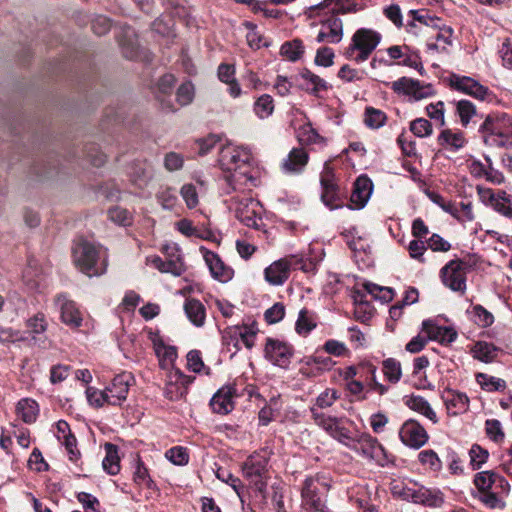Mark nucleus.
Segmentation results:
<instances>
[{"mask_svg": "<svg viewBox=\"0 0 512 512\" xmlns=\"http://www.w3.org/2000/svg\"><path fill=\"white\" fill-rule=\"evenodd\" d=\"M251 153L247 148L236 146L232 143L223 145L219 150L218 163L223 171L229 174L225 181L230 190L250 189L255 185V179L250 174Z\"/></svg>", "mask_w": 512, "mask_h": 512, "instance_id": "1", "label": "nucleus"}, {"mask_svg": "<svg viewBox=\"0 0 512 512\" xmlns=\"http://www.w3.org/2000/svg\"><path fill=\"white\" fill-rule=\"evenodd\" d=\"M311 11H324L319 13V31L316 35V43L337 44L343 39V22L339 18L342 9V0H324L317 6L311 7Z\"/></svg>", "mask_w": 512, "mask_h": 512, "instance_id": "2", "label": "nucleus"}, {"mask_svg": "<svg viewBox=\"0 0 512 512\" xmlns=\"http://www.w3.org/2000/svg\"><path fill=\"white\" fill-rule=\"evenodd\" d=\"M73 260L77 268L89 277L100 276L107 269V252L87 240H78L73 247Z\"/></svg>", "mask_w": 512, "mask_h": 512, "instance_id": "3", "label": "nucleus"}, {"mask_svg": "<svg viewBox=\"0 0 512 512\" xmlns=\"http://www.w3.org/2000/svg\"><path fill=\"white\" fill-rule=\"evenodd\" d=\"M479 132L488 146L512 147V118L507 115H488Z\"/></svg>", "mask_w": 512, "mask_h": 512, "instance_id": "4", "label": "nucleus"}, {"mask_svg": "<svg viewBox=\"0 0 512 512\" xmlns=\"http://www.w3.org/2000/svg\"><path fill=\"white\" fill-rule=\"evenodd\" d=\"M269 460L270 452L261 449L251 454L241 466L243 477L261 494H264L267 489Z\"/></svg>", "mask_w": 512, "mask_h": 512, "instance_id": "5", "label": "nucleus"}, {"mask_svg": "<svg viewBox=\"0 0 512 512\" xmlns=\"http://www.w3.org/2000/svg\"><path fill=\"white\" fill-rule=\"evenodd\" d=\"M381 41L380 33L360 28L352 36V42L346 50V56L358 63L366 61Z\"/></svg>", "mask_w": 512, "mask_h": 512, "instance_id": "6", "label": "nucleus"}, {"mask_svg": "<svg viewBox=\"0 0 512 512\" xmlns=\"http://www.w3.org/2000/svg\"><path fill=\"white\" fill-rule=\"evenodd\" d=\"M327 485L317 477L304 480L301 489L302 506L308 512H329L326 505Z\"/></svg>", "mask_w": 512, "mask_h": 512, "instance_id": "7", "label": "nucleus"}, {"mask_svg": "<svg viewBox=\"0 0 512 512\" xmlns=\"http://www.w3.org/2000/svg\"><path fill=\"white\" fill-rule=\"evenodd\" d=\"M310 413L317 426L345 446H351L353 434L345 427V422H347L345 418L326 415L315 407H310Z\"/></svg>", "mask_w": 512, "mask_h": 512, "instance_id": "8", "label": "nucleus"}, {"mask_svg": "<svg viewBox=\"0 0 512 512\" xmlns=\"http://www.w3.org/2000/svg\"><path fill=\"white\" fill-rule=\"evenodd\" d=\"M470 265L462 259L449 261L440 270V277L443 284L454 292L464 294L466 291L467 273Z\"/></svg>", "mask_w": 512, "mask_h": 512, "instance_id": "9", "label": "nucleus"}, {"mask_svg": "<svg viewBox=\"0 0 512 512\" xmlns=\"http://www.w3.org/2000/svg\"><path fill=\"white\" fill-rule=\"evenodd\" d=\"M258 333L256 322L243 325L228 327L223 332V343L234 348V352L241 349L240 343H243L247 349H252L255 345V338Z\"/></svg>", "mask_w": 512, "mask_h": 512, "instance_id": "10", "label": "nucleus"}, {"mask_svg": "<svg viewBox=\"0 0 512 512\" xmlns=\"http://www.w3.org/2000/svg\"><path fill=\"white\" fill-rule=\"evenodd\" d=\"M231 206L234 209L236 218L247 227L258 229L262 223L260 216L261 206L258 201L251 197H235Z\"/></svg>", "mask_w": 512, "mask_h": 512, "instance_id": "11", "label": "nucleus"}, {"mask_svg": "<svg viewBox=\"0 0 512 512\" xmlns=\"http://www.w3.org/2000/svg\"><path fill=\"white\" fill-rule=\"evenodd\" d=\"M193 380L194 377L183 374L179 369H170L166 375L165 397L171 401L181 399L186 395L188 386Z\"/></svg>", "mask_w": 512, "mask_h": 512, "instance_id": "12", "label": "nucleus"}, {"mask_svg": "<svg viewBox=\"0 0 512 512\" xmlns=\"http://www.w3.org/2000/svg\"><path fill=\"white\" fill-rule=\"evenodd\" d=\"M347 447L378 463H381L385 453L384 448L377 439L366 433L353 435L351 446Z\"/></svg>", "mask_w": 512, "mask_h": 512, "instance_id": "13", "label": "nucleus"}, {"mask_svg": "<svg viewBox=\"0 0 512 512\" xmlns=\"http://www.w3.org/2000/svg\"><path fill=\"white\" fill-rule=\"evenodd\" d=\"M449 85L453 90L467 94L479 100H485L490 94L488 87L482 85L477 80L469 76L451 74L449 76Z\"/></svg>", "mask_w": 512, "mask_h": 512, "instance_id": "14", "label": "nucleus"}, {"mask_svg": "<svg viewBox=\"0 0 512 512\" xmlns=\"http://www.w3.org/2000/svg\"><path fill=\"white\" fill-rule=\"evenodd\" d=\"M264 355L273 365L286 368L293 356V347L278 339L267 338Z\"/></svg>", "mask_w": 512, "mask_h": 512, "instance_id": "15", "label": "nucleus"}, {"mask_svg": "<svg viewBox=\"0 0 512 512\" xmlns=\"http://www.w3.org/2000/svg\"><path fill=\"white\" fill-rule=\"evenodd\" d=\"M399 437L404 445L414 449L421 448L429 439L424 427L413 419H409L402 424Z\"/></svg>", "mask_w": 512, "mask_h": 512, "instance_id": "16", "label": "nucleus"}, {"mask_svg": "<svg viewBox=\"0 0 512 512\" xmlns=\"http://www.w3.org/2000/svg\"><path fill=\"white\" fill-rule=\"evenodd\" d=\"M54 302L60 310V318L65 325L71 328H79L82 325V312L67 294H58Z\"/></svg>", "mask_w": 512, "mask_h": 512, "instance_id": "17", "label": "nucleus"}, {"mask_svg": "<svg viewBox=\"0 0 512 512\" xmlns=\"http://www.w3.org/2000/svg\"><path fill=\"white\" fill-rule=\"evenodd\" d=\"M294 257H285L274 261L264 270L265 280L274 286H280L289 278Z\"/></svg>", "mask_w": 512, "mask_h": 512, "instance_id": "18", "label": "nucleus"}, {"mask_svg": "<svg viewBox=\"0 0 512 512\" xmlns=\"http://www.w3.org/2000/svg\"><path fill=\"white\" fill-rule=\"evenodd\" d=\"M132 376L129 373H122L114 377L111 385L106 388L108 392V405H121L129 392Z\"/></svg>", "mask_w": 512, "mask_h": 512, "instance_id": "19", "label": "nucleus"}, {"mask_svg": "<svg viewBox=\"0 0 512 512\" xmlns=\"http://www.w3.org/2000/svg\"><path fill=\"white\" fill-rule=\"evenodd\" d=\"M435 34L431 35L427 40V49L431 52H445L452 45L453 29L450 26L435 23Z\"/></svg>", "mask_w": 512, "mask_h": 512, "instance_id": "20", "label": "nucleus"}, {"mask_svg": "<svg viewBox=\"0 0 512 512\" xmlns=\"http://www.w3.org/2000/svg\"><path fill=\"white\" fill-rule=\"evenodd\" d=\"M373 191V183L367 176H359L355 183L354 188L350 197L351 205H348L349 209H361L368 202Z\"/></svg>", "mask_w": 512, "mask_h": 512, "instance_id": "21", "label": "nucleus"}, {"mask_svg": "<svg viewBox=\"0 0 512 512\" xmlns=\"http://www.w3.org/2000/svg\"><path fill=\"white\" fill-rule=\"evenodd\" d=\"M442 399L449 415H460L469 409V398L463 392L445 389L442 393Z\"/></svg>", "mask_w": 512, "mask_h": 512, "instance_id": "22", "label": "nucleus"}, {"mask_svg": "<svg viewBox=\"0 0 512 512\" xmlns=\"http://www.w3.org/2000/svg\"><path fill=\"white\" fill-rule=\"evenodd\" d=\"M422 332L429 340L438 341L441 344H450L457 338V332L451 327L438 326L432 320H425L422 323Z\"/></svg>", "mask_w": 512, "mask_h": 512, "instance_id": "23", "label": "nucleus"}, {"mask_svg": "<svg viewBox=\"0 0 512 512\" xmlns=\"http://www.w3.org/2000/svg\"><path fill=\"white\" fill-rule=\"evenodd\" d=\"M203 256L213 278L223 283L232 279L234 275L233 269L226 266L216 253L205 250Z\"/></svg>", "mask_w": 512, "mask_h": 512, "instance_id": "24", "label": "nucleus"}, {"mask_svg": "<svg viewBox=\"0 0 512 512\" xmlns=\"http://www.w3.org/2000/svg\"><path fill=\"white\" fill-rule=\"evenodd\" d=\"M234 389L223 387L214 394L210 401V406L215 413L228 414L234 408Z\"/></svg>", "mask_w": 512, "mask_h": 512, "instance_id": "25", "label": "nucleus"}, {"mask_svg": "<svg viewBox=\"0 0 512 512\" xmlns=\"http://www.w3.org/2000/svg\"><path fill=\"white\" fill-rule=\"evenodd\" d=\"M412 502L429 507H440L444 502V498L440 490L429 489L416 484Z\"/></svg>", "mask_w": 512, "mask_h": 512, "instance_id": "26", "label": "nucleus"}, {"mask_svg": "<svg viewBox=\"0 0 512 512\" xmlns=\"http://www.w3.org/2000/svg\"><path fill=\"white\" fill-rule=\"evenodd\" d=\"M154 351L159 359V364L162 369L170 370L175 369L174 363L177 359V350L174 346L165 345L163 340L159 337L153 339Z\"/></svg>", "mask_w": 512, "mask_h": 512, "instance_id": "27", "label": "nucleus"}, {"mask_svg": "<svg viewBox=\"0 0 512 512\" xmlns=\"http://www.w3.org/2000/svg\"><path fill=\"white\" fill-rule=\"evenodd\" d=\"M300 78L302 80V89L314 96H318L320 92L327 91L329 88L328 83L324 79L308 69L301 71Z\"/></svg>", "mask_w": 512, "mask_h": 512, "instance_id": "28", "label": "nucleus"}, {"mask_svg": "<svg viewBox=\"0 0 512 512\" xmlns=\"http://www.w3.org/2000/svg\"><path fill=\"white\" fill-rule=\"evenodd\" d=\"M405 405L411 410L425 416L432 423H438V417L429 402L422 396L411 395L404 398Z\"/></svg>", "mask_w": 512, "mask_h": 512, "instance_id": "29", "label": "nucleus"}, {"mask_svg": "<svg viewBox=\"0 0 512 512\" xmlns=\"http://www.w3.org/2000/svg\"><path fill=\"white\" fill-rule=\"evenodd\" d=\"M308 153L302 148H294L283 162V169L289 173H299L308 163Z\"/></svg>", "mask_w": 512, "mask_h": 512, "instance_id": "30", "label": "nucleus"}, {"mask_svg": "<svg viewBox=\"0 0 512 512\" xmlns=\"http://www.w3.org/2000/svg\"><path fill=\"white\" fill-rule=\"evenodd\" d=\"M16 413L23 422L34 423L39 414V405L31 398H23L16 405Z\"/></svg>", "mask_w": 512, "mask_h": 512, "instance_id": "31", "label": "nucleus"}, {"mask_svg": "<svg viewBox=\"0 0 512 512\" xmlns=\"http://www.w3.org/2000/svg\"><path fill=\"white\" fill-rule=\"evenodd\" d=\"M438 143L443 147L459 150L465 146L466 139L462 131L447 128L439 134Z\"/></svg>", "mask_w": 512, "mask_h": 512, "instance_id": "32", "label": "nucleus"}, {"mask_svg": "<svg viewBox=\"0 0 512 512\" xmlns=\"http://www.w3.org/2000/svg\"><path fill=\"white\" fill-rule=\"evenodd\" d=\"M184 310L188 319L197 327L204 325L206 310L204 305L197 299H187L184 304Z\"/></svg>", "mask_w": 512, "mask_h": 512, "instance_id": "33", "label": "nucleus"}, {"mask_svg": "<svg viewBox=\"0 0 512 512\" xmlns=\"http://www.w3.org/2000/svg\"><path fill=\"white\" fill-rule=\"evenodd\" d=\"M417 483L404 479H393L390 482L391 494L401 500L412 501Z\"/></svg>", "mask_w": 512, "mask_h": 512, "instance_id": "34", "label": "nucleus"}, {"mask_svg": "<svg viewBox=\"0 0 512 512\" xmlns=\"http://www.w3.org/2000/svg\"><path fill=\"white\" fill-rule=\"evenodd\" d=\"M475 380L486 392L504 391L507 386L504 379L481 372L475 375Z\"/></svg>", "mask_w": 512, "mask_h": 512, "instance_id": "35", "label": "nucleus"}, {"mask_svg": "<svg viewBox=\"0 0 512 512\" xmlns=\"http://www.w3.org/2000/svg\"><path fill=\"white\" fill-rule=\"evenodd\" d=\"M106 456L102 461L103 469L110 475H116L120 471V458L117 446L112 443L105 444Z\"/></svg>", "mask_w": 512, "mask_h": 512, "instance_id": "36", "label": "nucleus"}, {"mask_svg": "<svg viewBox=\"0 0 512 512\" xmlns=\"http://www.w3.org/2000/svg\"><path fill=\"white\" fill-rule=\"evenodd\" d=\"M455 113L459 117L461 125L467 127L477 116V109L471 101L462 99L455 102Z\"/></svg>", "mask_w": 512, "mask_h": 512, "instance_id": "37", "label": "nucleus"}, {"mask_svg": "<svg viewBox=\"0 0 512 512\" xmlns=\"http://www.w3.org/2000/svg\"><path fill=\"white\" fill-rule=\"evenodd\" d=\"M146 264L153 266L161 273L180 276V265L177 261H165L160 256L152 255L146 257Z\"/></svg>", "mask_w": 512, "mask_h": 512, "instance_id": "38", "label": "nucleus"}, {"mask_svg": "<svg viewBox=\"0 0 512 512\" xmlns=\"http://www.w3.org/2000/svg\"><path fill=\"white\" fill-rule=\"evenodd\" d=\"M472 354L475 359L489 363L497 356V349L493 344L480 341L473 346Z\"/></svg>", "mask_w": 512, "mask_h": 512, "instance_id": "39", "label": "nucleus"}, {"mask_svg": "<svg viewBox=\"0 0 512 512\" xmlns=\"http://www.w3.org/2000/svg\"><path fill=\"white\" fill-rule=\"evenodd\" d=\"M253 111L260 119H266L274 111V100L269 94H263L256 99L253 105Z\"/></svg>", "mask_w": 512, "mask_h": 512, "instance_id": "40", "label": "nucleus"}, {"mask_svg": "<svg viewBox=\"0 0 512 512\" xmlns=\"http://www.w3.org/2000/svg\"><path fill=\"white\" fill-rule=\"evenodd\" d=\"M315 327L316 322L313 315L307 309L300 310L295 324L296 332L301 336H307Z\"/></svg>", "mask_w": 512, "mask_h": 512, "instance_id": "41", "label": "nucleus"}, {"mask_svg": "<svg viewBox=\"0 0 512 512\" xmlns=\"http://www.w3.org/2000/svg\"><path fill=\"white\" fill-rule=\"evenodd\" d=\"M386 114L374 107H366L364 112V123L370 129H379L386 123Z\"/></svg>", "mask_w": 512, "mask_h": 512, "instance_id": "42", "label": "nucleus"}, {"mask_svg": "<svg viewBox=\"0 0 512 512\" xmlns=\"http://www.w3.org/2000/svg\"><path fill=\"white\" fill-rule=\"evenodd\" d=\"M280 53L289 61L299 60L304 53V46L301 40L295 39L290 42H285L280 49Z\"/></svg>", "mask_w": 512, "mask_h": 512, "instance_id": "43", "label": "nucleus"}, {"mask_svg": "<svg viewBox=\"0 0 512 512\" xmlns=\"http://www.w3.org/2000/svg\"><path fill=\"white\" fill-rule=\"evenodd\" d=\"M26 327L34 339L36 335L45 333L48 328V322L45 314L43 312H38L28 318L26 321Z\"/></svg>", "mask_w": 512, "mask_h": 512, "instance_id": "44", "label": "nucleus"}, {"mask_svg": "<svg viewBox=\"0 0 512 512\" xmlns=\"http://www.w3.org/2000/svg\"><path fill=\"white\" fill-rule=\"evenodd\" d=\"M363 287L367 293L382 302H390L394 297V291L389 287H382L371 282L364 283Z\"/></svg>", "mask_w": 512, "mask_h": 512, "instance_id": "45", "label": "nucleus"}, {"mask_svg": "<svg viewBox=\"0 0 512 512\" xmlns=\"http://www.w3.org/2000/svg\"><path fill=\"white\" fill-rule=\"evenodd\" d=\"M492 207L498 213L512 219V196L505 191H499L497 193V199Z\"/></svg>", "mask_w": 512, "mask_h": 512, "instance_id": "46", "label": "nucleus"}, {"mask_svg": "<svg viewBox=\"0 0 512 512\" xmlns=\"http://www.w3.org/2000/svg\"><path fill=\"white\" fill-rule=\"evenodd\" d=\"M383 373L388 381L397 383L402 377L401 364L394 358L383 361Z\"/></svg>", "mask_w": 512, "mask_h": 512, "instance_id": "47", "label": "nucleus"}, {"mask_svg": "<svg viewBox=\"0 0 512 512\" xmlns=\"http://www.w3.org/2000/svg\"><path fill=\"white\" fill-rule=\"evenodd\" d=\"M88 403L95 407L101 408L105 404H108V392L105 390H99L95 387L88 386L85 391Z\"/></svg>", "mask_w": 512, "mask_h": 512, "instance_id": "48", "label": "nucleus"}, {"mask_svg": "<svg viewBox=\"0 0 512 512\" xmlns=\"http://www.w3.org/2000/svg\"><path fill=\"white\" fill-rule=\"evenodd\" d=\"M340 395L336 389L327 388L321 392L315 399V403L312 407L319 409H326L331 407L338 399Z\"/></svg>", "mask_w": 512, "mask_h": 512, "instance_id": "49", "label": "nucleus"}, {"mask_svg": "<svg viewBox=\"0 0 512 512\" xmlns=\"http://www.w3.org/2000/svg\"><path fill=\"white\" fill-rule=\"evenodd\" d=\"M479 500L489 509H503L506 505L505 496L492 492V490L480 493Z\"/></svg>", "mask_w": 512, "mask_h": 512, "instance_id": "50", "label": "nucleus"}, {"mask_svg": "<svg viewBox=\"0 0 512 512\" xmlns=\"http://www.w3.org/2000/svg\"><path fill=\"white\" fill-rule=\"evenodd\" d=\"M418 460L432 471H439L442 468V462L434 450H423L418 454Z\"/></svg>", "mask_w": 512, "mask_h": 512, "instance_id": "51", "label": "nucleus"}, {"mask_svg": "<svg viewBox=\"0 0 512 512\" xmlns=\"http://www.w3.org/2000/svg\"><path fill=\"white\" fill-rule=\"evenodd\" d=\"M321 200L324 205L331 210L342 207V205L338 203L340 200L338 186L322 188Z\"/></svg>", "mask_w": 512, "mask_h": 512, "instance_id": "52", "label": "nucleus"}, {"mask_svg": "<svg viewBox=\"0 0 512 512\" xmlns=\"http://www.w3.org/2000/svg\"><path fill=\"white\" fill-rule=\"evenodd\" d=\"M495 473V471L487 470L478 472L474 476V484L481 493L492 490Z\"/></svg>", "mask_w": 512, "mask_h": 512, "instance_id": "53", "label": "nucleus"}, {"mask_svg": "<svg viewBox=\"0 0 512 512\" xmlns=\"http://www.w3.org/2000/svg\"><path fill=\"white\" fill-rule=\"evenodd\" d=\"M486 434L490 440L495 443L503 442L505 434L502 429V425L497 419H488L485 422Z\"/></svg>", "mask_w": 512, "mask_h": 512, "instance_id": "54", "label": "nucleus"}, {"mask_svg": "<svg viewBox=\"0 0 512 512\" xmlns=\"http://www.w3.org/2000/svg\"><path fill=\"white\" fill-rule=\"evenodd\" d=\"M109 219L121 226H128L132 223V214L125 208L116 206L108 211Z\"/></svg>", "mask_w": 512, "mask_h": 512, "instance_id": "55", "label": "nucleus"}, {"mask_svg": "<svg viewBox=\"0 0 512 512\" xmlns=\"http://www.w3.org/2000/svg\"><path fill=\"white\" fill-rule=\"evenodd\" d=\"M410 131L417 137H428L433 131L432 124L425 118H417L410 123Z\"/></svg>", "mask_w": 512, "mask_h": 512, "instance_id": "56", "label": "nucleus"}, {"mask_svg": "<svg viewBox=\"0 0 512 512\" xmlns=\"http://www.w3.org/2000/svg\"><path fill=\"white\" fill-rule=\"evenodd\" d=\"M166 458L175 465H186L189 461L187 449L181 446L172 447L165 453Z\"/></svg>", "mask_w": 512, "mask_h": 512, "instance_id": "57", "label": "nucleus"}, {"mask_svg": "<svg viewBox=\"0 0 512 512\" xmlns=\"http://www.w3.org/2000/svg\"><path fill=\"white\" fill-rule=\"evenodd\" d=\"M157 200L164 209L171 210L176 206L178 197L173 189L167 187L158 192Z\"/></svg>", "mask_w": 512, "mask_h": 512, "instance_id": "58", "label": "nucleus"}, {"mask_svg": "<svg viewBox=\"0 0 512 512\" xmlns=\"http://www.w3.org/2000/svg\"><path fill=\"white\" fill-rule=\"evenodd\" d=\"M180 194L189 209L195 208L199 203L197 188L193 184H184Z\"/></svg>", "mask_w": 512, "mask_h": 512, "instance_id": "59", "label": "nucleus"}, {"mask_svg": "<svg viewBox=\"0 0 512 512\" xmlns=\"http://www.w3.org/2000/svg\"><path fill=\"white\" fill-rule=\"evenodd\" d=\"M469 455L474 469H479L489 457L488 451L477 444L472 445Z\"/></svg>", "mask_w": 512, "mask_h": 512, "instance_id": "60", "label": "nucleus"}, {"mask_svg": "<svg viewBox=\"0 0 512 512\" xmlns=\"http://www.w3.org/2000/svg\"><path fill=\"white\" fill-rule=\"evenodd\" d=\"M193 98L194 86L191 82H185L177 89L176 100L181 106L190 104Z\"/></svg>", "mask_w": 512, "mask_h": 512, "instance_id": "61", "label": "nucleus"}, {"mask_svg": "<svg viewBox=\"0 0 512 512\" xmlns=\"http://www.w3.org/2000/svg\"><path fill=\"white\" fill-rule=\"evenodd\" d=\"M498 54L501 58L502 66L506 69H512V40L510 38L503 39Z\"/></svg>", "mask_w": 512, "mask_h": 512, "instance_id": "62", "label": "nucleus"}, {"mask_svg": "<svg viewBox=\"0 0 512 512\" xmlns=\"http://www.w3.org/2000/svg\"><path fill=\"white\" fill-rule=\"evenodd\" d=\"M334 51L332 48L324 46L317 50L315 64L322 67H330L334 63Z\"/></svg>", "mask_w": 512, "mask_h": 512, "instance_id": "63", "label": "nucleus"}, {"mask_svg": "<svg viewBox=\"0 0 512 512\" xmlns=\"http://www.w3.org/2000/svg\"><path fill=\"white\" fill-rule=\"evenodd\" d=\"M77 500L82 504L86 512H99L100 503L92 494L80 492L77 494Z\"/></svg>", "mask_w": 512, "mask_h": 512, "instance_id": "64", "label": "nucleus"}]
</instances>
